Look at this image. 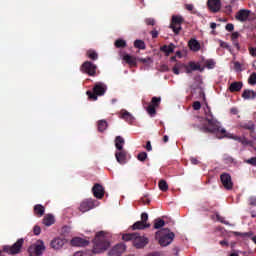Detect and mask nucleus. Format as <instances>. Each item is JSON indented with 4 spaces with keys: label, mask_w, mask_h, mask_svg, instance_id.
I'll list each match as a JSON object with an SVG mask.
<instances>
[{
    "label": "nucleus",
    "mask_w": 256,
    "mask_h": 256,
    "mask_svg": "<svg viewBox=\"0 0 256 256\" xmlns=\"http://www.w3.org/2000/svg\"><path fill=\"white\" fill-rule=\"evenodd\" d=\"M205 120L208 125L199 126V130L203 133L216 134L218 139L227 137V132L224 128H221L220 123L213 117V114L209 107L205 110Z\"/></svg>",
    "instance_id": "f257e3e1"
},
{
    "label": "nucleus",
    "mask_w": 256,
    "mask_h": 256,
    "mask_svg": "<svg viewBox=\"0 0 256 256\" xmlns=\"http://www.w3.org/2000/svg\"><path fill=\"white\" fill-rule=\"evenodd\" d=\"M174 237L175 234L171 232L168 228H163L157 231L155 234V239L158 241L161 247H168V245H171Z\"/></svg>",
    "instance_id": "f03ea898"
},
{
    "label": "nucleus",
    "mask_w": 256,
    "mask_h": 256,
    "mask_svg": "<svg viewBox=\"0 0 256 256\" xmlns=\"http://www.w3.org/2000/svg\"><path fill=\"white\" fill-rule=\"evenodd\" d=\"M123 241H133L136 249H143L149 243L148 238L139 236L137 233L125 234L122 236Z\"/></svg>",
    "instance_id": "7ed1b4c3"
},
{
    "label": "nucleus",
    "mask_w": 256,
    "mask_h": 256,
    "mask_svg": "<svg viewBox=\"0 0 256 256\" xmlns=\"http://www.w3.org/2000/svg\"><path fill=\"white\" fill-rule=\"evenodd\" d=\"M110 237L111 235L105 231L97 233V253H103L111 247V242H109Z\"/></svg>",
    "instance_id": "20e7f679"
},
{
    "label": "nucleus",
    "mask_w": 256,
    "mask_h": 256,
    "mask_svg": "<svg viewBox=\"0 0 256 256\" xmlns=\"http://www.w3.org/2000/svg\"><path fill=\"white\" fill-rule=\"evenodd\" d=\"M30 256H41L45 251V242L38 240L35 244L31 245L28 249Z\"/></svg>",
    "instance_id": "39448f33"
},
{
    "label": "nucleus",
    "mask_w": 256,
    "mask_h": 256,
    "mask_svg": "<svg viewBox=\"0 0 256 256\" xmlns=\"http://www.w3.org/2000/svg\"><path fill=\"white\" fill-rule=\"evenodd\" d=\"M184 23V18L181 15H172L170 28L173 32L178 35L182 30V24Z\"/></svg>",
    "instance_id": "423d86ee"
},
{
    "label": "nucleus",
    "mask_w": 256,
    "mask_h": 256,
    "mask_svg": "<svg viewBox=\"0 0 256 256\" xmlns=\"http://www.w3.org/2000/svg\"><path fill=\"white\" fill-rule=\"evenodd\" d=\"M23 243H24V240L21 238L12 246H4V251L6 253H9L10 255H17V253L21 251V247H23Z\"/></svg>",
    "instance_id": "0eeeda50"
},
{
    "label": "nucleus",
    "mask_w": 256,
    "mask_h": 256,
    "mask_svg": "<svg viewBox=\"0 0 256 256\" xmlns=\"http://www.w3.org/2000/svg\"><path fill=\"white\" fill-rule=\"evenodd\" d=\"M160 103H161V98L160 97H153L152 98L151 103L146 108L147 113L151 117H154L156 115V108L159 107Z\"/></svg>",
    "instance_id": "6e6552de"
},
{
    "label": "nucleus",
    "mask_w": 256,
    "mask_h": 256,
    "mask_svg": "<svg viewBox=\"0 0 256 256\" xmlns=\"http://www.w3.org/2000/svg\"><path fill=\"white\" fill-rule=\"evenodd\" d=\"M94 207L95 201H93V199L91 198H88L80 203L79 211H81V213H87V211H91V209H93Z\"/></svg>",
    "instance_id": "1a4fd4ad"
},
{
    "label": "nucleus",
    "mask_w": 256,
    "mask_h": 256,
    "mask_svg": "<svg viewBox=\"0 0 256 256\" xmlns=\"http://www.w3.org/2000/svg\"><path fill=\"white\" fill-rule=\"evenodd\" d=\"M220 179H221L222 184L224 185V187H225L227 190H231V189L233 188L232 177H231L230 174H228V173H223V174L220 176Z\"/></svg>",
    "instance_id": "9d476101"
},
{
    "label": "nucleus",
    "mask_w": 256,
    "mask_h": 256,
    "mask_svg": "<svg viewBox=\"0 0 256 256\" xmlns=\"http://www.w3.org/2000/svg\"><path fill=\"white\" fill-rule=\"evenodd\" d=\"M70 244L72 247H87L89 241L82 237H74L71 239Z\"/></svg>",
    "instance_id": "9b49d317"
},
{
    "label": "nucleus",
    "mask_w": 256,
    "mask_h": 256,
    "mask_svg": "<svg viewBox=\"0 0 256 256\" xmlns=\"http://www.w3.org/2000/svg\"><path fill=\"white\" fill-rule=\"evenodd\" d=\"M207 6L212 13H218L221 10V0H208Z\"/></svg>",
    "instance_id": "f8f14e48"
},
{
    "label": "nucleus",
    "mask_w": 256,
    "mask_h": 256,
    "mask_svg": "<svg viewBox=\"0 0 256 256\" xmlns=\"http://www.w3.org/2000/svg\"><path fill=\"white\" fill-rule=\"evenodd\" d=\"M81 71L87 73L88 75H95L97 67L91 62H85L81 67Z\"/></svg>",
    "instance_id": "ddd939ff"
},
{
    "label": "nucleus",
    "mask_w": 256,
    "mask_h": 256,
    "mask_svg": "<svg viewBox=\"0 0 256 256\" xmlns=\"http://www.w3.org/2000/svg\"><path fill=\"white\" fill-rule=\"evenodd\" d=\"M50 246L52 249H54V251H60V249H63V247L65 246V239L54 238L50 242Z\"/></svg>",
    "instance_id": "4468645a"
},
{
    "label": "nucleus",
    "mask_w": 256,
    "mask_h": 256,
    "mask_svg": "<svg viewBox=\"0 0 256 256\" xmlns=\"http://www.w3.org/2000/svg\"><path fill=\"white\" fill-rule=\"evenodd\" d=\"M125 249H126V247L124 244H117L108 252V255L109 256H120V255H122V253H124Z\"/></svg>",
    "instance_id": "2eb2a0df"
},
{
    "label": "nucleus",
    "mask_w": 256,
    "mask_h": 256,
    "mask_svg": "<svg viewBox=\"0 0 256 256\" xmlns=\"http://www.w3.org/2000/svg\"><path fill=\"white\" fill-rule=\"evenodd\" d=\"M251 11L248 9H241L236 14V20L246 22L250 16Z\"/></svg>",
    "instance_id": "dca6fc26"
},
{
    "label": "nucleus",
    "mask_w": 256,
    "mask_h": 256,
    "mask_svg": "<svg viewBox=\"0 0 256 256\" xmlns=\"http://www.w3.org/2000/svg\"><path fill=\"white\" fill-rule=\"evenodd\" d=\"M126 156H127V152L123 148L121 150H118V152L115 153L116 160L120 164L126 163Z\"/></svg>",
    "instance_id": "f3484780"
},
{
    "label": "nucleus",
    "mask_w": 256,
    "mask_h": 256,
    "mask_svg": "<svg viewBox=\"0 0 256 256\" xmlns=\"http://www.w3.org/2000/svg\"><path fill=\"white\" fill-rule=\"evenodd\" d=\"M240 127L249 130L250 135L253 137L255 135V124L252 121L246 122V123H241Z\"/></svg>",
    "instance_id": "a211bd4d"
},
{
    "label": "nucleus",
    "mask_w": 256,
    "mask_h": 256,
    "mask_svg": "<svg viewBox=\"0 0 256 256\" xmlns=\"http://www.w3.org/2000/svg\"><path fill=\"white\" fill-rule=\"evenodd\" d=\"M200 63L204 64V69L207 68L209 70L214 69L216 66V62H215V60H213V58H210L208 60H205V58H202Z\"/></svg>",
    "instance_id": "6ab92c4d"
},
{
    "label": "nucleus",
    "mask_w": 256,
    "mask_h": 256,
    "mask_svg": "<svg viewBox=\"0 0 256 256\" xmlns=\"http://www.w3.org/2000/svg\"><path fill=\"white\" fill-rule=\"evenodd\" d=\"M188 46L194 52H198L201 49L199 42L197 40H195V38H191L189 40Z\"/></svg>",
    "instance_id": "aec40b11"
},
{
    "label": "nucleus",
    "mask_w": 256,
    "mask_h": 256,
    "mask_svg": "<svg viewBox=\"0 0 256 256\" xmlns=\"http://www.w3.org/2000/svg\"><path fill=\"white\" fill-rule=\"evenodd\" d=\"M242 88H243L242 82H233L230 85L229 90L231 93H235V92H240Z\"/></svg>",
    "instance_id": "412c9836"
},
{
    "label": "nucleus",
    "mask_w": 256,
    "mask_h": 256,
    "mask_svg": "<svg viewBox=\"0 0 256 256\" xmlns=\"http://www.w3.org/2000/svg\"><path fill=\"white\" fill-rule=\"evenodd\" d=\"M242 98L245 100H254L256 98V92L253 90H244Z\"/></svg>",
    "instance_id": "4be33fe9"
},
{
    "label": "nucleus",
    "mask_w": 256,
    "mask_h": 256,
    "mask_svg": "<svg viewBox=\"0 0 256 256\" xmlns=\"http://www.w3.org/2000/svg\"><path fill=\"white\" fill-rule=\"evenodd\" d=\"M120 118L125 120L129 124L133 123V121H134V117L129 112H127L126 110L121 111V117Z\"/></svg>",
    "instance_id": "5701e85b"
},
{
    "label": "nucleus",
    "mask_w": 256,
    "mask_h": 256,
    "mask_svg": "<svg viewBox=\"0 0 256 256\" xmlns=\"http://www.w3.org/2000/svg\"><path fill=\"white\" fill-rule=\"evenodd\" d=\"M123 60L131 67H135L137 65L136 58L129 54H125V56H123Z\"/></svg>",
    "instance_id": "b1692460"
},
{
    "label": "nucleus",
    "mask_w": 256,
    "mask_h": 256,
    "mask_svg": "<svg viewBox=\"0 0 256 256\" xmlns=\"http://www.w3.org/2000/svg\"><path fill=\"white\" fill-rule=\"evenodd\" d=\"M107 93V85L103 83H97V96L101 97Z\"/></svg>",
    "instance_id": "393cba45"
},
{
    "label": "nucleus",
    "mask_w": 256,
    "mask_h": 256,
    "mask_svg": "<svg viewBox=\"0 0 256 256\" xmlns=\"http://www.w3.org/2000/svg\"><path fill=\"white\" fill-rule=\"evenodd\" d=\"M106 195L109 196V194L105 193V187L101 184H97V199H103V197Z\"/></svg>",
    "instance_id": "a878e982"
},
{
    "label": "nucleus",
    "mask_w": 256,
    "mask_h": 256,
    "mask_svg": "<svg viewBox=\"0 0 256 256\" xmlns=\"http://www.w3.org/2000/svg\"><path fill=\"white\" fill-rule=\"evenodd\" d=\"M174 48V44H169V46L165 44L164 46H161L160 51L169 56L171 53H173Z\"/></svg>",
    "instance_id": "bb28decb"
},
{
    "label": "nucleus",
    "mask_w": 256,
    "mask_h": 256,
    "mask_svg": "<svg viewBox=\"0 0 256 256\" xmlns=\"http://www.w3.org/2000/svg\"><path fill=\"white\" fill-rule=\"evenodd\" d=\"M55 223V217L53 215L48 214L43 219V224L46 225V227H51Z\"/></svg>",
    "instance_id": "cd10ccee"
},
{
    "label": "nucleus",
    "mask_w": 256,
    "mask_h": 256,
    "mask_svg": "<svg viewBox=\"0 0 256 256\" xmlns=\"http://www.w3.org/2000/svg\"><path fill=\"white\" fill-rule=\"evenodd\" d=\"M34 213L38 215V217H43L45 215V207L41 204H37L34 206Z\"/></svg>",
    "instance_id": "c85d7f7f"
},
{
    "label": "nucleus",
    "mask_w": 256,
    "mask_h": 256,
    "mask_svg": "<svg viewBox=\"0 0 256 256\" xmlns=\"http://www.w3.org/2000/svg\"><path fill=\"white\" fill-rule=\"evenodd\" d=\"M86 93L90 101H97V84L93 86V92L87 91Z\"/></svg>",
    "instance_id": "c756f323"
},
{
    "label": "nucleus",
    "mask_w": 256,
    "mask_h": 256,
    "mask_svg": "<svg viewBox=\"0 0 256 256\" xmlns=\"http://www.w3.org/2000/svg\"><path fill=\"white\" fill-rule=\"evenodd\" d=\"M232 139H234L235 141L240 142L244 146L252 144V141L248 140L246 137L234 136V137H232Z\"/></svg>",
    "instance_id": "7c9ffc66"
},
{
    "label": "nucleus",
    "mask_w": 256,
    "mask_h": 256,
    "mask_svg": "<svg viewBox=\"0 0 256 256\" xmlns=\"http://www.w3.org/2000/svg\"><path fill=\"white\" fill-rule=\"evenodd\" d=\"M148 227H150V224H144V222H142V221H137L132 226L133 230H137V229L142 230V229H145V228H148Z\"/></svg>",
    "instance_id": "2f4dec72"
},
{
    "label": "nucleus",
    "mask_w": 256,
    "mask_h": 256,
    "mask_svg": "<svg viewBox=\"0 0 256 256\" xmlns=\"http://www.w3.org/2000/svg\"><path fill=\"white\" fill-rule=\"evenodd\" d=\"M200 63H201V62H198L197 64H196V62H189V65H190V67H191V69H192L193 71H200V72H203L204 69H205V66H200Z\"/></svg>",
    "instance_id": "473e14b6"
},
{
    "label": "nucleus",
    "mask_w": 256,
    "mask_h": 256,
    "mask_svg": "<svg viewBox=\"0 0 256 256\" xmlns=\"http://www.w3.org/2000/svg\"><path fill=\"white\" fill-rule=\"evenodd\" d=\"M125 144V141L122 137L117 136L115 139V146L117 150H122L123 149V145Z\"/></svg>",
    "instance_id": "72a5a7b5"
},
{
    "label": "nucleus",
    "mask_w": 256,
    "mask_h": 256,
    "mask_svg": "<svg viewBox=\"0 0 256 256\" xmlns=\"http://www.w3.org/2000/svg\"><path fill=\"white\" fill-rule=\"evenodd\" d=\"M134 47L136 49L145 50L146 44H145V42H143V40H135Z\"/></svg>",
    "instance_id": "f704fd0d"
},
{
    "label": "nucleus",
    "mask_w": 256,
    "mask_h": 256,
    "mask_svg": "<svg viewBox=\"0 0 256 256\" xmlns=\"http://www.w3.org/2000/svg\"><path fill=\"white\" fill-rule=\"evenodd\" d=\"M108 127H109V124H107V121L101 120L98 122V130L100 132L107 130Z\"/></svg>",
    "instance_id": "c9c22d12"
},
{
    "label": "nucleus",
    "mask_w": 256,
    "mask_h": 256,
    "mask_svg": "<svg viewBox=\"0 0 256 256\" xmlns=\"http://www.w3.org/2000/svg\"><path fill=\"white\" fill-rule=\"evenodd\" d=\"M164 225H165V221L164 220H162L160 218L155 219V221H154V228L155 229H160Z\"/></svg>",
    "instance_id": "e433bc0d"
},
{
    "label": "nucleus",
    "mask_w": 256,
    "mask_h": 256,
    "mask_svg": "<svg viewBox=\"0 0 256 256\" xmlns=\"http://www.w3.org/2000/svg\"><path fill=\"white\" fill-rule=\"evenodd\" d=\"M159 188L161 191L165 192L168 190V184L165 180H160L159 181Z\"/></svg>",
    "instance_id": "4c0bfd02"
},
{
    "label": "nucleus",
    "mask_w": 256,
    "mask_h": 256,
    "mask_svg": "<svg viewBox=\"0 0 256 256\" xmlns=\"http://www.w3.org/2000/svg\"><path fill=\"white\" fill-rule=\"evenodd\" d=\"M115 47L116 48H125L126 47V42L125 40H122L121 38H119L116 42H115Z\"/></svg>",
    "instance_id": "58836bf2"
},
{
    "label": "nucleus",
    "mask_w": 256,
    "mask_h": 256,
    "mask_svg": "<svg viewBox=\"0 0 256 256\" xmlns=\"http://www.w3.org/2000/svg\"><path fill=\"white\" fill-rule=\"evenodd\" d=\"M183 66H184V64H181V62H177L175 64V66L173 67V73L175 75H179L180 74L179 69L182 68Z\"/></svg>",
    "instance_id": "ea45409f"
},
{
    "label": "nucleus",
    "mask_w": 256,
    "mask_h": 256,
    "mask_svg": "<svg viewBox=\"0 0 256 256\" xmlns=\"http://www.w3.org/2000/svg\"><path fill=\"white\" fill-rule=\"evenodd\" d=\"M248 82L252 86L256 85V72H253V74H251V76L249 77Z\"/></svg>",
    "instance_id": "a19ab883"
},
{
    "label": "nucleus",
    "mask_w": 256,
    "mask_h": 256,
    "mask_svg": "<svg viewBox=\"0 0 256 256\" xmlns=\"http://www.w3.org/2000/svg\"><path fill=\"white\" fill-rule=\"evenodd\" d=\"M146 158H147V153H145V152H141L137 156V159L141 162H144L146 160Z\"/></svg>",
    "instance_id": "79ce46f5"
},
{
    "label": "nucleus",
    "mask_w": 256,
    "mask_h": 256,
    "mask_svg": "<svg viewBox=\"0 0 256 256\" xmlns=\"http://www.w3.org/2000/svg\"><path fill=\"white\" fill-rule=\"evenodd\" d=\"M145 23H146V25H148V26H154V25H155V19H154V18H151V17L146 18V19H145Z\"/></svg>",
    "instance_id": "37998d69"
},
{
    "label": "nucleus",
    "mask_w": 256,
    "mask_h": 256,
    "mask_svg": "<svg viewBox=\"0 0 256 256\" xmlns=\"http://www.w3.org/2000/svg\"><path fill=\"white\" fill-rule=\"evenodd\" d=\"M220 47L221 48H224V49H227L229 51H231V46H229V44H227V42H223V40H220Z\"/></svg>",
    "instance_id": "c03bdc74"
},
{
    "label": "nucleus",
    "mask_w": 256,
    "mask_h": 256,
    "mask_svg": "<svg viewBox=\"0 0 256 256\" xmlns=\"http://www.w3.org/2000/svg\"><path fill=\"white\" fill-rule=\"evenodd\" d=\"M87 55H88L89 59L95 60V57H96L97 54L95 53V51L89 50V51L87 52Z\"/></svg>",
    "instance_id": "a18cd8bd"
},
{
    "label": "nucleus",
    "mask_w": 256,
    "mask_h": 256,
    "mask_svg": "<svg viewBox=\"0 0 256 256\" xmlns=\"http://www.w3.org/2000/svg\"><path fill=\"white\" fill-rule=\"evenodd\" d=\"M239 36H240V33L238 31L233 32L232 35H231L232 41H237Z\"/></svg>",
    "instance_id": "49530a36"
},
{
    "label": "nucleus",
    "mask_w": 256,
    "mask_h": 256,
    "mask_svg": "<svg viewBox=\"0 0 256 256\" xmlns=\"http://www.w3.org/2000/svg\"><path fill=\"white\" fill-rule=\"evenodd\" d=\"M193 109H194L195 111L200 110V109H201V103H200L199 101L194 102V103H193Z\"/></svg>",
    "instance_id": "de8ad7c7"
},
{
    "label": "nucleus",
    "mask_w": 256,
    "mask_h": 256,
    "mask_svg": "<svg viewBox=\"0 0 256 256\" xmlns=\"http://www.w3.org/2000/svg\"><path fill=\"white\" fill-rule=\"evenodd\" d=\"M33 232H34V235H41V227L34 226Z\"/></svg>",
    "instance_id": "09e8293b"
},
{
    "label": "nucleus",
    "mask_w": 256,
    "mask_h": 256,
    "mask_svg": "<svg viewBox=\"0 0 256 256\" xmlns=\"http://www.w3.org/2000/svg\"><path fill=\"white\" fill-rule=\"evenodd\" d=\"M141 222H144V224H148L147 223V220H148V215H147V213H142V215H141Z\"/></svg>",
    "instance_id": "8fccbe9b"
},
{
    "label": "nucleus",
    "mask_w": 256,
    "mask_h": 256,
    "mask_svg": "<svg viewBox=\"0 0 256 256\" xmlns=\"http://www.w3.org/2000/svg\"><path fill=\"white\" fill-rule=\"evenodd\" d=\"M150 34L152 35L153 39H156L159 35V32L156 29H153L150 31Z\"/></svg>",
    "instance_id": "3c124183"
},
{
    "label": "nucleus",
    "mask_w": 256,
    "mask_h": 256,
    "mask_svg": "<svg viewBox=\"0 0 256 256\" xmlns=\"http://www.w3.org/2000/svg\"><path fill=\"white\" fill-rule=\"evenodd\" d=\"M160 71L161 72H168L169 68H168L167 64H161L160 65Z\"/></svg>",
    "instance_id": "603ef678"
},
{
    "label": "nucleus",
    "mask_w": 256,
    "mask_h": 256,
    "mask_svg": "<svg viewBox=\"0 0 256 256\" xmlns=\"http://www.w3.org/2000/svg\"><path fill=\"white\" fill-rule=\"evenodd\" d=\"M223 159H224V161H226V163H233L234 162V159L230 156H227V155H225Z\"/></svg>",
    "instance_id": "864d4df0"
},
{
    "label": "nucleus",
    "mask_w": 256,
    "mask_h": 256,
    "mask_svg": "<svg viewBox=\"0 0 256 256\" xmlns=\"http://www.w3.org/2000/svg\"><path fill=\"white\" fill-rule=\"evenodd\" d=\"M182 67L185 68L187 74H191L193 72V70L189 64H188V66H186V64H184V66H182Z\"/></svg>",
    "instance_id": "5fc2aeb1"
},
{
    "label": "nucleus",
    "mask_w": 256,
    "mask_h": 256,
    "mask_svg": "<svg viewBox=\"0 0 256 256\" xmlns=\"http://www.w3.org/2000/svg\"><path fill=\"white\" fill-rule=\"evenodd\" d=\"M226 30L229 31V32H232L234 30V25L233 23H228L226 25Z\"/></svg>",
    "instance_id": "6e6d98bb"
},
{
    "label": "nucleus",
    "mask_w": 256,
    "mask_h": 256,
    "mask_svg": "<svg viewBox=\"0 0 256 256\" xmlns=\"http://www.w3.org/2000/svg\"><path fill=\"white\" fill-rule=\"evenodd\" d=\"M247 163L251 164L253 166H256V157H253V158L247 160Z\"/></svg>",
    "instance_id": "4d7b16f0"
},
{
    "label": "nucleus",
    "mask_w": 256,
    "mask_h": 256,
    "mask_svg": "<svg viewBox=\"0 0 256 256\" xmlns=\"http://www.w3.org/2000/svg\"><path fill=\"white\" fill-rule=\"evenodd\" d=\"M217 217V220L220 221L221 223H224V224H228L224 219V217L220 216L219 214L216 215Z\"/></svg>",
    "instance_id": "13d9d810"
},
{
    "label": "nucleus",
    "mask_w": 256,
    "mask_h": 256,
    "mask_svg": "<svg viewBox=\"0 0 256 256\" xmlns=\"http://www.w3.org/2000/svg\"><path fill=\"white\" fill-rule=\"evenodd\" d=\"M250 55L253 57H256V47L255 48H249Z\"/></svg>",
    "instance_id": "bf43d9fd"
},
{
    "label": "nucleus",
    "mask_w": 256,
    "mask_h": 256,
    "mask_svg": "<svg viewBox=\"0 0 256 256\" xmlns=\"http://www.w3.org/2000/svg\"><path fill=\"white\" fill-rule=\"evenodd\" d=\"M150 61H151V58H139V62L144 63V64H146Z\"/></svg>",
    "instance_id": "052dcab7"
},
{
    "label": "nucleus",
    "mask_w": 256,
    "mask_h": 256,
    "mask_svg": "<svg viewBox=\"0 0 256 256\" xmlns=\"http://www.w3.org/2000/svg\"><path fill=\"white\" fill-rule=\"evenodd\" d=\"M185 8H186V10L191 12L194 9V5L193 4H185Z\"/></svg>",
    "instance_id": "680f3d73"
},
{
    "label": "nucleus",
    "mask_w": 256,
    "mask_h": 256,
    "mask_svg": "<svg viewBox=\"0 0 256 256\" xmlns=\"http://www.w3.org/2000/svg\"><path fill=\"white\" fill-rule=\"evenodd\" d=\"M249 203H250V205H252V206H256V197H251V198L249 199Z\"/></svg>",
    "instance_id": "e2e57ef3"
},
{
    "label": "nucleus",
    "mask_w": 256,
    "mask_h": 256,
    "mask_svg": "<svg viewBox=\"0 0 256 256\" xmlns=\"http://www.w3.org/2000/svg\"><path fill=\"white\" fill-rule=\"evenodd\" d=\"M236 236L248 237L249 233L234 232Z\"/></svg>",
    "instance_id": "0e129e2a"
},
{
    "label": "nucleus",
    "mask_w": 256,
    "mask_h": 256,
    "mask_svg": "<svg viewBox=\"0 0 256 256\" xmlns=\"http://www.w3.org/2000/svg\"><path fill=\"white\" fill-rule=\"evenodd\" d=\"M92 192L94 197H97V184H94L93 188H92Z\"/></svg>",
    "instance_id": "69168bd1"
},
{
    "label": "nucleus",
    "mask_w": 256,
    "mask_h": 256,
    "mask_svg": "<svg viewBox=\"0 0 256 256\" xmlns=\"http://www.w3.org/2000/svg\"><path fill=\"white\" fill-rule=\"evenodd\" d=\"M234 67H235V69H236L237 71H240V70H241V64H240V62H235Z\"/></svg>",
    "instance_id": "338daca9"
},
{
    "label": "nucleus",
    "mask_w": 256,
    "mask_h": 256,
    "mask_svg": "<svg viewBox=\"0 0 256 256\" xmlns=\"http://www.w3.org/2000/svg\"><path fill=\"white\" fill-rule=\"evenodd\" d=\"M146 150L147 151H151L152 150V146H151V142L148 141L147 144H146Z\"/></svg>",
    "instance_id": "774afa93"
}]
</instances>
